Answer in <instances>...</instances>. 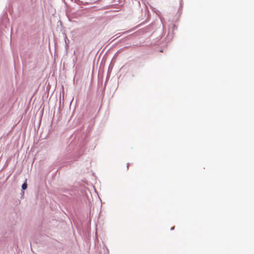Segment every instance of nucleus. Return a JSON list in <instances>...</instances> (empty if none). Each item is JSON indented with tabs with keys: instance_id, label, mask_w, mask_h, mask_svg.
I'll return each instance as SVG.
<instances>
[{
	"instance_id": "f257e3e1",
	"label": "nucleus",
	"mask_w": 254,
	"mask_h": 254,
	"mask_svg": "<svg viewBox=\"0 0 254 254\" xmlns=\"http://www.w3.org/2000/svg\"><path fill=\"white\" fill-rule=\"evenodd\" d=\"M27 185L26 182H25L22 186V188L23 190H26L27 189Z\"/></svg>"
}]
</instances>
